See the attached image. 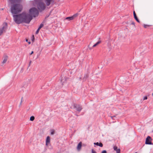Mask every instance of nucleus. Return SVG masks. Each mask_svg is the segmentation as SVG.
Instances as JSON below:
<instances>
[{
	"label": "nucleus",
	"mask_w": 153,
	"mask_h": 153,
	"mask_svg": "<svg viewBox=\"0 0 153 153\" xmlns=\"http://www.w3.org/2000/svg\"><path fill=\"white\" fill-rule=\"evenodd\" d=\"M35 119V117L33 116H32L30 117V120L31 121H33Z\"/></svg>",
	"instance_id": "19"
},
{
	"label": "nucleus",
	"mask_w": 153,
	"mask_h": 153,
	"mask_svg": "<svg viewBox=\"0 0 153 153\" xmlns=\"http://www.w3.org/2000/svg\"><path fill=\"white\" fill-rule=\"evenodd\" d=\"M22 10V6L19 3L12 4L11 7V13L13 15H17L21 12Z\"/></svg>",
	"instance_id": "2"
},
{
	"label": "nucleus",
	"mask_w": 153,
	"mask_h": 153,
	"mask_svg": "<svg viewBox=\"0 0 153 153\" xmlns=\"http://www.w3.org/2000/svg\"><path fill=\"white\" fill-rule=\"evenodd\" d=\"M31 40H32V41L33 42H34V40H35V38H34V35H33L32 36V37Z\"/></svg>",
	"instance_id": "22"
},
{
	"label": "nucleus",
	"mask_w": 153,
	"mask_h": 153,
	"mask_svg": "<svg viewBox=\"0 0 153 153\" xmlns=\"http://www.w3.org/2000/svg\"><path fill=\"white\" fill-rule=\"evenodd\" d=\"M3 62H2V63L3 64H4L5 63H6V62L7 61V59L8 58V56L6 55H4V56L3 57Z\"/></svg>",
	"instance_id": "10"
},
{
	"label": "nucleus",
	"mask_w": 153,
	"mask_h": 153,
	"mask_svg": "<svg viewBox=\"0 0 153 153\" xmlns=\"http://www.w3.org/2000/svg\"><path fill=\"white\" fill-rule=\"evenodd\" d=\"M36 2H38L37 5L38 9L41 11L44 10L46 7L44 3L41 1H39L38 0H35Z\"/></svg>",
	"instance_id": "4"
},
{
	"label": "nucleus",
	"mask_w": 153,
	"mask_h": 153,
	"mask_svg": "<svg viewBox=\"0 0 153 153\" xmlns=\"http://www.w3.org/2000/svg\"><path fill=\"white\" fill-rule=\"evenodd\" d=\"M83 146H86V144H83Z\"/></svg>",
	"instance_id": "39"
},
{
	"label": "nucleus",
	"mask_w": 153,
	"mask_h": 153,
	"mask_svg": "<svg viewBox=\"0 0 153 153\" xmlns=\"http://www.w3.org/2000/svg\"><path fill=\"white\" fill-rule=\"evenodd\" d=\"M113 148L114 151H116V153H120V149H118L117 146H114Z\"/></svg>",
	"instance_id": "9"
},
{
	"label": "nucleus",
	"mask_w": 153,
	"mask_h": 153,
	"mask_svg": "<svg viewBox=\"0 0 153 153\" xmlns=\"http://www.w3.org/2000/svg\"><path fill=\"white\" fill-rule=\"evenodd\" d=\"M111 117L112 119H113L114 117L111 116Z\"/></svg>",
	"instance_id": "37"
},
{
	"label": "nucleus",
	"mask_w": 153,
	"mask_h": 153,
	"mask_svg": "<svg viewBox=\"0 0 153 153\" xmlns=\"http://www.w3.org/2000/svg\"><path fill=\"white\" fill-rule=\"evenodd\" d=\"M101 41L100 40V41H98L97 43H96V44H97V45H99V44H100L101 42Z\"/></svg>",
	"instance_id": "28"
},
{
	"label": "nucleus",
	"mask_w": 153,
	"mask_h": 153,
	"mask_svg": "<svg viewBox=\"0 0 153 153\" xmlns=\"http://www.w3.org/2000/svg\"><path fill=\"white\" fill-rule=\"evenodd\" d=\"M88 48L90 50H91L92 49L91 47H90V44L88 45Z\"/></svg>",
	"instance_id": "29"
},
{
	"label": "nucleus",
	"mask_w": 153,
	"mask_h": 153,
	"mask_svg": "<svg viewBox=\"0 0 153 153\" xmlns=\"http://www.w3.org/2000/svg\"><path fill=\"white\" fill-rule=\"evenodd\" d=\"M26 42H27L28 39H26Z\"/></svg>",
	"instance_id": "40"
},
{
	"label": "nucleus",
	"mask_w": 153,
	"mask_h": 153,
	"mask_svg": "<svg viewBox=\"0 0 153 153\" xmlns=\"http://www.w3.org/2000/svg\"><path fill=\"white\" fill-rule=\"evenodd\" d=\"M91 152L92 153H97V152L93 149H92L91 150Z\"/></svg>",
	"instance_id": "25"
},
{
	"label": "nucleus",
	"mask_w": 153,
	"mask_h": 153,
	"mask_svg": "<svg viewBox=\"0 0 153 153\" xmlns=\"http://www.w3.org/2000/svg\"><path fill=\"white\" fill-rule=\"evenodd\" d=\"M55 131L54 129H52L51 130V134L52 135H53L54 134Z\"/></svg>",
	"instance_id": "21"
},
{
	"label": "nucleus",
	"mask_w": 153,
	"mask_h": 153,
	"mask_svg": "<svg viewBox=\"0 0 153 153\" xmlns=\"http://www.w3.org/2000/svg\"><path fill=\"white\" fill-rule=\"evenodd\" d=\"M97 45V44L96 43L94 44L92 47V48L95 47Z\"/></svg>",
	"instance_id": "30"
},
{
	"label": "nucleus",
	"mask_w": 153,
	"mask_h": 153,
	"mask_svg": "<svg viewBox=\"0 0 153 153\" xmlns=\"http://www.w3.org/2000/svg\"><path fill=\"white\" fill-rule=\"evenodd\" d=\"M12 4H15L16 3H19L22 0H9Z\"/></svg>",
	"instance_id": "8"
},
{
	"label": "nucleus",
	"mask_w": 153,
	"mask_h": 153,
	"mask_svg": "<svg viewBox=\"0 0 153 153\" xmlns=\"http://www.w3.org/2000/svg\"><path fill=\"white\" fill-rule=\"evenodd\" d=\"M94 144L97 146H99L100 147H102L103 146L102 143L101 142H100L99 143L98 142L94 143Z\"/></svg>",
	"instance_id": "14"
},
{
	"label": "nucleus",
	"mask_w": 153,
	"mask_h": 153,
	"mask_svg": "<svg viewBox=\"0 0 153 153\" xmlns=\"http://www.w3.org/2000/svg\"><path fill=\"white\" fill-rule=\"evenodd\" d=\"M50 142V137L49 136L47 137L46 140V145L47 146Z\"/></svg>",
	"instance_id": "13"
},
{
	"label": "nucleus",
	"mask_w": 153,
	"mask_h": 153,
	"mask_svg": "<svg viewBox=\"0 0 153 153\" xmlns=\"http://www.w3.org/2000/svg\"><path fill=\"white\" fill-rule=\"evenodd\" d=\"M45 22V20H44L42 22V23L43 24Z\"/></svg>",
	"instance_id": "36"
},
{
	"label": "nucleus",
	"mask_w": 153,
	"mask_h": 153,
	"mask_svg": "<svg viewBox=\"0 0 153 153\" xmlns=\"http://www.w3.org/2000/svg\"><path fill=\"white\" fill-rule=\"evenodd\" d=\"M133 15H134V16L137 15L136 14L135 12V11L134 10L133 11Z\"/></svg>",
	"instance_id": "32"
},
{
	"label": "nucleus",
	"mask_w": 153,
	"mask_h": 153,
	"mask_svg": "<svg viewBox=\"0 0 153 153\" xmlns=\"http://www.w3.org/2000/svg\"><path fill=\"white\" fill-rule=\"evenodd\" d=\"M137 153V152H135V153Z\"/></svg>",
	"instance_id": "44"
},
{
	"label": "nucleus",
	"mask_w": 153,
	"mask_h": 153,
	"mask_svg": "<svg viewBox=\"0 0 153 153\" xmlns=\"http://www.w3.org/2000/svg\"><path fill=\"white\" fill-rule=\"evenodd\" d=\"M152 96H153V93H152Z\"/></svg>",
	"instance_id": "43"
},
{
	"label": "nucleus",
	"mask_w": 153,
	"mask_h": 153,
	"mask_svg": "<svg viewBox=\"0 0 153 153\" xmlns=\"http://www.w3.org/2000/svg\"><path fill=\"white\" fill-rule=\"evenodd\" d=\"M73 108H75L76 110L79 112H80L82 109V105L76 103H73Z\"/></svg>",
	"instance_id": "6"
},
{
	"label": "nucleus",
	"mask_w": 153,
	"mask_h": 153,
	"mask_svg": "<svg viewBox=\"0 0 153 153\" xmlns=\"http://www.w3.org/2000/svg\"><path fill=\"white\" fill-rule=\"evenodd\" d=\"M44 24L42 23H41L39 25V27L36 30V34H38V33H39V31L40 30V29L43 26Z\"/></svg>",
	"instance_id": "11"
},
{
	"label": "nucleus",
	"mask_w": 153,
	"mask_h": 153,
	"mask_svg": "<svg viewBox=\"0 0 153 153\" xmlns=\"http://www.w3.org/2000/svg\"><path fill=\"white\" fill-rule=\"evenodd\" d=\"M13 19L15 22L17 24H20L23 23L29 24L31 21V19H29L26 12H23L22 13L13 15Z\"/></svg>",
	"instance_id": "1"
},
{
	"label": "nucleus",
	"mask_w": 153,
	"mask_h": 153,
	"mask_svg": "<svg viewBox=\"0 0 153 153\" xmlns=\"http://www.w3.org/2000/svg\"><path fill=\"white\" fill-rule=\"evenodd\" d=\"M152 139L151 137L150 136H148L146 139L145 144L148 145H153V143L152 142Z\"/></svg>",
	"instance_id": "7"
},
{
	"label": "nucleus",
	"mask_w": 153,
	"mask_h": 153,
	"mask_svg": "<svg viewBox=\"0 0 153 153\" xmlns=\"http://www.w3.org/2000/svg\"><path fill=\"white\" fill-rule=\"evenodd\" d=\"M34 52L33 51H32L30 53V55H31V54H33Z\"/></svg>",
	"instance_id": "35"
},
{
	"label": "nucleus",
	"mask_w": 153,
	"mask_h": 153,
	"mask_svg": "<svg viewBox=\"0 0 153 153\" xmlns=\"http://www.w3.org/2000/svg\"><path fill=\"white\" fill-rule=\"evenodd\" d=\"M143 25H144V27L145 28H147V27L151 26V25H145V24H144Z\"/></svg>",
	"instance_id": "23"
},
{
	"label": "nucleus",
	"mask_w": 153,
	"mask_h": 153,
	"mask_svg": "<svg viewBox=\"0 0 153 153\" xmlns=\"http://www.w3.org/2000/svg\"><path fill=\"white\" fill-rule=\"evenodd\" d=\"M147 96H145L143 98V100H147Z\"/></svg>",
	"instance_id": "24"
},
{
	"label": "nucleus",
	"mask_w": 153,
	"mask_h": 153,
	"mask_svg": "<svg viewBox=\"0 0 153 153\" xmlns=\"http://www.w3.org/2000/svg\"><path fill=\"white\" fill-rule=\"evenodd\" d=\"M112 117H116V116L114 115V116H112Z\"/></svg>",
	"instance_id": "41"
},
{
	"label": "nucleus",
	"mask_w": 153,
	"mask_h": 153,
	"mask_svg": "<svg viewBox=\"0 0 153 153\" xmlns=\"http://www.w3.org/2000/svg\"><path fill=\"white\" fill-rule=\"evenodd\" d=\"M31 62H32V61L31 60L29 62V65H28V67H29L30 66V65L31 63Z\"/></svg>",
	"instance_id": "31"
},
{
	"label": "nucleus",
	"mask_w": 153,
	"mask_h": 153,
	"mask_svg": "<svg viewBox=\"0 0 153 153\" xmlns=\"http://www.w3.org/2000/svg\"><path fill=\"white\" fill-rule=\"evenodd\" d=\"M29 13H27V14L29 19L31 18V21L33 19V17H35L37 16L39 14L38 10L34 7H32L29 10Z\"/></svg>",
	"instance_id": "3"
},
{
	"label": "nucleus",
	"mask_w": 153,
	"mask_h": 153,
	"mask_svg": "<svg viewBox=\"0 0 153 153\" xmlns=\"http://www.w3.org/2000/svg\"><path fill=\"white\" fill-rule=\"evenodd\" d=\"M23 98V97H22L21 98V101L20 102V105H21L22 103Z\"/></svg>",
	"instance_id": "33"
},
{
	"label": "nucleus",
	"mask_w": 153,
	"mask_h": 153,
	"mask_svg": "<svg viewBox=\"0 0 153 153\" xmlns=\"http://www.w3.org/2000/svg\"><path fill=\"white\" fill-rule=\"evenodd\" d=\"M52 0H45V2L46 3L47 6H49L50 5L51 2H52Z\"/></svg>",
	"instance_id": "15"
},
{
	"label": "nucleus",
	"mask_w": 153,
	"mask_h": 153,
	"mask_svg": "<svg viewBox=\"0 0 153 153\" xmlns=\"http://www.w3.org/2000/svg\"><path fill=\"white\" fill-rule=\"evenodd\" d=\"M30 43H31V42H28V43L29 44H30Z\"/></svg>",
	"instance_id": "38"
},
{
	"label": "nucleus",
	"mask_w": 153,
	"mask_h": 153,
	"mask_svg": "<svg viewBox=\"0 0 153 153\" xmlns=\"http://www.w3.org/2000/svg\"><path fill=\"white\" fill-rule=\"evenodd\" d=\"M134 18L137 21V22H138L139 23H140V22L139 21V19H138L137 15L134 16Z\"/></svg>",
	"instance_id": "17"
},
{
	"label": "nucleus",
	"mask_w": 153,
	"mask_h": 153,
	"mask_svg": "<svg viewBox=\"0 0 153 153\" xmlns=\"http://www.w3.org/2000/svg\"><path fill=\"white\" fill-rule=\"evenodd\" d=\"M107 152L106 150H103L102 151L101 153H107Z\"/></svg>",
	"instance_id": "27"
},
{
	"label": "nucleus",
	"mask_w": 153,
	"mask_h": 153,
	"mask_svg": "<svg viewBox=\"0 0 153 153\" xmlns=\"http://www.w3.org/2000/svg\"><path fill=\"white\" fill-rule=\"evenodd\" d=\"M7 22H4L2 25V27L0 28V36L4 32H5L7 28Z\"/></svg>",
	"instance_id": "5"
},
{
	"label": "nucleus",
	"mask_w": 153,
	"mask_h": 153,
	"mask_svg": "<svg viewBox=\"0 0 153 153\" xmlns=\"http://www.w3.org/2000/svg\"><path fill=\"white\" fill-rule=\"evenodd\" d=\"M82 146V143L80 142L79 143L77 147V149L78 151H80Z\"/></svg>",
	"instance_id": "12"
},
{
	"label": "nucleus",
	"mask_w": 153,
	"mask_h": 153,
	"mask_svg": "<svg viewBox=\"0 0 153 153\" xmlns=\"http://www.w3.org/2000/svg\"><path fill=\"white\" fill-rule=\"evenodd\" d=\"M75 115H76V116H78V115H77V114H75Z\"/></svg>",
	"instance_id": "42"
},
{
	"label": "nucleus",
	"mask_w": 153,
	"mask_h": 153,
	"mask_svg": "<svg viewBox=\"0 0 153 153\" xmlns=\"http://www.w3.org/2000/svg\"><path fill=\"white\" fill-rule=\"evenodd\" d=\"M78 15H79V14L78 13H76V14H74V15L73 16H72V17H73V19H74L75 17L78 16Z\"/></svg>",
	"instance_id": "20"
},
{
	"label": "nucleus",
	"mask_w": 153,
	"mask_h": 153,
	"mask_svg": "<svg viewBox=\"0 0 153 153\" xmlns=\"http://www.w3.org/2000/svg\"><path fill=\"white\" fill-rule=\"evenodd\" d=\"M72 71H71H71H69V72H68V75H69V74H70V75H71V74H72Z\"/></svg>",
	"instance_id": "26"
},
{
	"label": "nucleus",
	"mask_w": 153,
	"mask_h": 153,
	"mask_svg": "<svg viewBox=\"0 0 153 153\" xmlns=\"http://www.w3.org/2000/svg\"><path fill=\"white\" fill-rule=\"evenodd\" d=\"M132 25H134L135 26V23L134 22H132L131 23Z\"/></svg>",
	"instance_id": "34"
},
{
	"label": "nucleus",
	"mask_w": 153,
	"mask_h": 153,
	"mask_svg": "<svg viewBox=\"0 0 153 153\" xmlns=\"http://www.w3.org/2000/svg\"><path fill=\"white\" fill-rule=\"evenodd\" d=\"M65 19L66 20H72L74 19L73 17H72V16H70V17H67L65 18Z\"/></svg>",
	"instance_id": "16"
},
{
	"label": "nucleus",
	"mask_w": 153,
	"mask_h": 153,
	"mask_svg": "<svg viewBox=\"0 0 153 153\" xmlns=\"http://www.w3.org/2000/svg\"><path fill=\"white\" fill-rule=\"evenodd\" d=\"M89 77V75L88 74H86L84 75V77H83V79L84 80H86V79L88 78Z\"/></svg>",
	"instance_id": "18"
}]
</instances>
